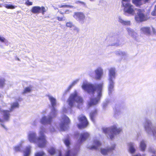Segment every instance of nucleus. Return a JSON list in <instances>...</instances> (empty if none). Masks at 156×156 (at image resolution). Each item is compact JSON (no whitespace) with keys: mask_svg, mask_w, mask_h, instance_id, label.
<instances>
[{"mask_svg":"<svg viewBox=\"0 0 156 156\" xmlns=\"http://www.w3.org/2000/svg\"><path fill=\"white\" fill-rule=\"evenodd\" d=\"M103 86V83L102 82L94 85L86 81L83 82L82 86V89L90 94H93L94 97V98H91L88 102L89 106L96 105L100 101L102 96Z\"/></svg>","mask_w":156,"mask_h":156,"instance_id":"obj_1","label":"nucleus"},{"mask_svg":"<svg viewBox=\"0 0 156 156\" xmlns=\"http://www.w3.org/2000/svg\"><path fill=\"white\" fill-rule=\"evenodd\" d=\"M47 96L51 106V111L47 116H44L42 117L40 122L43 125H48L50 130L53 132L55 130V125L53 123L52 119L56 116L58 113V111L55 108L57 105V100L55 98L51 95H48Z\"/></svg>","mask_w":156,"mask_h":156,"instance_id":"obj_2","label":"nucleus"},{"mask_svg":"<svg viewBox=\"0 0 156 156\" xmlns=\"http://www.w3.org/2000/svg\"><path fill=\"white\" fill-rule=\"evenodd\" d=\"M47 129L44 128L43 126L40 128L39 131V136L37 137L36 133L34 131H30L28 134V139L29 141L31 143H34L37 144L39 147L43 148L46 145L47 142L46 140L45 136L44 135V133H48L47 130L49 129V125H48ZM55 130L53 131L54 132Z\"/></svg>","mask_w":156,"mask_h":156,"instance_id":"obj_3","label":"nucleus"},{"mask_svg":"<svg viewBox=\"0 0 156 156\" xmlns=\"http://www.w3.org/2000/svg\"><path fill=\"white\" fill-rule=\"evenodd\" d=\"M90 136L89 134L87 132L81 133L80 135L78 133L75 134L76 136H79V138L78 140L77 143L74 147L73 150L70 151L69 149L70 142L69 139H66L64 140V143L67 148V150L66 152L65 156H76L78 152L80 150V144L85 141ZM58 156H62L61 152L58 151Z\"/></svg>","mask_w":156,"mask_h":156,"instance_id":"obj_4","label":"nucleus"},{"mask_svg":"<svg viewBox=\"0 0 156 156\" xmlns=\"http://www.w3.org/2000/svg\"><path fill=\"white\" fill-rule=\"evenodd\" d=\"M67 102L70 108H66L63 107L62 109L63 113H71V108L73 107H77L80 108L83 103V100L82 97L78 95L77 91H75L70 95L68 100Z\"/></svg>","mask_w":156,"mask_h":156,"instance_id":"obj_5","label":"nucleus"},{"mask_svg":"<svg viewBox=\"0 0 156 156\" xmlns=\"http://www.w3.org/2000/svg\"><path fill=\"white\" fill-rule=\"evenodd\" d=\"M108 94L110 95L114 90L115 83L114 82L116 77V70L115 68L111 67L108 69Z\"/></svg>","mask_w":156,"mask_h":156,"instance_id":"obj_6","label":"nucleus"},{"mask_svg":"<svg viewBox=\"0 0 156 156\" xmlns=\"http://www.w3.org/2000/svg\"><path fill=\"white\" fill-rule=\"evenodd\" d=\"M122 131L120 128H118L117 125L115 124L109 128H105L103 129V132L106 135L108 136L111 140L114 139L115 136L119 134Z\"/></svg>","mask_w":156,"mask_h":156,"instance_id":"obj_7","label":"nucleus"},{"mask_svg":"<svg viewBox=\"0 0 156 156\" xmlns=\"http://www.w3.org/2000/svg\"><path fill=\"white\" fill-rule=\"evenodd\" d=\"M122 5L124 7L123 11L125 15L127 16L128 14L133 16L135 14V10L134 6L130 3V0H122Z\"/></svg>","mask_w":156,"mask_h":156,"instance_id":"obj_8","label":"nucleus"},{"mask_svg":"<svg viewBox=\"0 0 156 156\" xmlns=\"http://www.w3.org/2000/svg\"><path fill=\"white\" fill-rule=\"evenodd\" d=\"M144 126L146 132L149 134H152L154 138L156 139V127L152 126L151 121L146 119Z\"/></svg>","mask_w":156,"mask_h":156,"instance_id":"obj_9","label":"nucleus"},{"mask_svg":"<svg viewBox=\"0 0 156 156\" xmlns=\"http://www.w3.org/2000/svg\"><path fill=\"white\" fill-rule=\"evenodd\" d=\"M70 121L68 117L63 115L62 116L60 123L56 127L60 131H65L67 129Z\"/></svg>","mask_w":156,"mask_h":156,"instance_id":"obj_10","label":"nucleus"},{"mask_svg":"<svg viewBox=\"0 0 156 156\" xmlns=\"http://www.w3.org/2000/svg\"><path fill=\"white\" fill-rule=\"evenodd\" d=\"M137 15L135 16V20L137 22H141L146 20L147 17L144 14L143 9H137Z\"/></svg>","mask_w":156,"mask_h":156,"instance_id":"obj_11","label":"nucleus"},{"mask_svg":"<svg viewBox=\"0 0 156 156\" xmlns=\"http://www.w3.org/2000/svg\"><path fill=\"white\" fill-rule=\"evenodd\" d=\"M78 119L80 122L78 125L79 129H82L86 127L88 124V122L85 116L80 115L78 117Z\"/></svg>","mask_w":156,"mask_h":156,"instance_id":"obj_12","label":"nucleus"},{"mask_svg":"<svg viewBox=\"0 0 156 156\" xmlns=\"http://www.w3.org/2000/svg\"><path fill=\"white\" fill-rule=\"evenodd\" d=\"M73 16L77 21L81 23H84L85 16L83 13L81 12H75Z\"/></svg>","mask_w":156,"mask_h":156,"instance_id":"obj_13","label":"nucleus"},{"mask_svg":"<svg viewBox=\"0 0 156 156\" xmlns=\"http://www.w3.org/2000/svg\"><path fill=\"white\" fill-rule=\"evenodd\" d=\"M30 11L34 14L39 13L41 12L42 14L44 15V12L46 11V10L44 6L41 7L39 6H35L32 7Z\"/></svg>","mask_w":156,"mask_h":156,"instance_id":"obj_14","label":"nucleus"},{"mask_svg":"<svg viewBox=\"0 0 156 156\" xmlns=\"http://www.w3.org/2000/svg\"><path fill=\"white\" fill-rule=\"evenodd\" d=\"M95 78L97 80H100L102 77L104 73L103 69L100 67H98L94 71Z\"/></svg>","mask_w":156,"mask_h":156,"instance_id":"obj_15","label":"nucleus"},{"mask_svg":"<svg viewBox=\"0 0 156 156\" xmlns=\"http://www.w3.org/2000/svg\"><path fill=\"white\" fill-rule=\"evenodd\" d=\"M115 144H113L111 147H108L106 148H102L101 149V153L104 155L111 153L115 150Z\"/></svg>","mask_w":156,"mask_h":156,"instance_id":"obj_16","label":"nucleus"},{"mask_svg":"<svg viewBox=\"0 0 156 156\" xmlns=\"http://www.w3.org/2000/svg\"><path fill=\"white\" fill-rule=\"evenodd\" d=\"M101 145V143L97 139H94L91 145L89 146L87 148L90 149L97 150L98 147Z\"/></svg>","mask_w":156,"mask_h":156,"instance_id":"obj_17","label":"nucleus"},{"mask_svg":"<svg viewBox=\"0 0 156 156\" xmlns=\"http://www.w3.org/2000/svg\"><path fill=\"white\" fill-rule=\"evenodd\" d=\"M151 30H152L154 33H155V30L152 27L151 28L147 27H143L141 28L140 30L141 33L147 34H150Z\"/></svg>","mask_w":156,"mask_h":156,"instance_id":"obj_18","label":"nucleus"},{"mask_svg":"<svg viewBox=\"0 0 156 156\" xmlns=\"http://www.w3.org/2000/svg\"><path fill=\"white\" fill-rule=\"evenodd\" d=\"M115 54L116 55L120 56L122 59H125L127 57V53L124 51L120 50L116 51H115Z\"/></svg>","mask_w":156,"mask_h":156,"instance_id":"obj_19","label":"nucleus"},{"mask_svg":"<svg viewBox=\"0 0 156 156\" xmlns=\"http://www.w3.org/2000/svg\"><path fill=\"white\" fill-rule=\"evenodd\" d=\"M110 40L112 42V45L118 46L120 44L119 39L117 36H115L111 38Z\"/></svg>","mask_w":156,"mask_h":156,"instance_id":"obj_20","label":"nucleus"},{"mask_svg":"<svg viewBox=\"0 0 156 156\" xmlns=\"http://www.w3.org/2000/svg\"><path fill=\"white\" fill-rule=\"evenodd\" d=\"M118 21L122 25L129 26L130 25V21L128 20H124L120 16L118 17Z\"/></svg>","mask_w":156,"mask_h":156,"instance_id":"obj_21","label":"nucleus"},{"mask_svg":"<svg viewBox=\"0 0 156 156\" xmlns=\"http://www.w3.org/2000/svg\"><path fill=\"white\" fill-rule=\"evenodd\" d=\"M149 0H133V3L136 6H140L142 4L147 2Z\"/></svg>","mask_w":156,"mask_h":156,"instance_id":"obj_22","label":"nucleus"},{"mask_svg":"<svg viewBox=\"0 0 156 156\" xmlns=\"http://www.w3.org/2000/svg\"><path fill=\"white\" fill-rule=\"evenodd\" d=\"M139 147L141 151L143 152L144 151L146 147V141L144 140H142L140 143Z\"/></svg>","mask_w":156,"mask_h":156,"instance_id":"obj_23","label":"nucleus"},{"mask_svg":"<svg viewBox=\"0 0 156 156\" xmlns=\"http://www.w3.org/2000/svg\"><path fill=\"white\" fill-rule=\"evenodd\" d=\"M129 146V151L131 154H134L135 151L134 147V144L133 143L130 142L128 144Z\"/></svg>","mask_w":156,"mask_h":156,"instance_id":"obj_24","label":"nucleus"},{"mask_svg":"<svg viewBox=\"0 0 156 156\" xmlns=\"http://www.w3.org/2000/svg\"><path fill=\"white\" fill-rule=\"evenodd\" d=\"M31 146H29L26 147L24 151V156H29L31 152Z\"/></svg>","mask_w":156,"mask_h":156,"instance_id":"obj_25","label":"nucleus"},{"mask_svg":"<svg viewBox=\"0 0 156 156\" xmlns=\"http://www.w3.org/2000/svg\"><path fill=\"white\" fill-rule=\"evenodd\" d=\"M24 142L23 140L21 141L19 144L15 146L14 148V150L16 151H20L22 148V144Z\"/></svg>","mask_w":156,"mask_h":156,"instance_id":"obj_26","label":"nucleus"},{"mask_svg":"<svg viewBox=\"0 0 156 156\" xmlns=\"http://www.w3.org/2000/svg\"><path fill=\"white\" fill-rule=\"evenodd\" d=\"M127 31L129 34L131 36L135 37L136 36V33L131 29L129 28H128L127 29Z\"/></svg>","mask_w":156,"mask_h":156,"instance_id":"obj_27","label":"nucleus"},{"mask_svg":"<svg viewBox=\"0 0 156 156\" xmlns=\"http://www.w3.org/2000/svg\"><path fill=\"white\" fill-rule=\"evenodd\" d=\"M97 113V110H95L94 112H92L90 114V117L91 119L94 122V117L96 115Z\"/></svg>","mask_w":156,"mask_h":156,"instance_id":"obj_28","label":"nucleus"},{"mask_svg":"<svg viewBox=\"0 0 156 156\" xmlns=\"http://www.w3.org/2000/svg\"><path fill=\"white\" fill-rule=\"evenodd\" d=\"M32 90V87L31 86H29L26 87L24 89L23 94H25L26 93H29Z\"/></svg>","mask_w":156,"mask_h":156,"instance_id":"obj_29","label":"nucleus"},{"mask_svg":"<svg viewBox=\"0 0 156 156\" xmlns=\"http://www.w3.org/2000/svg\"><path fill=\"white\" fill-rule=\"evenodd\" d=\"M79 79H76L74 80L72 83L69 86L67 89V90H69L74 86L79 81Z\"/></svg>","mask_w":156,"mask_h":156,"instance_id":"obj_30","label":"nucleus"},{"mask_svg":"<svg viewBox=\"0 0 156 156\" xmlns=\"http://www.w3.org/2000/svg\"><path fill=\"white\" fill-rule=\"evenodd\" d=\"M18 107L19 104L17 102L13 103L11 105V108L10 109V111H12L14 109L18 108Z\"/></svg>","mask_w":156,"mask_h":156,"instance_id":"obj_31","label":"nucleus"},{"mask_svg":"<svg viewBox=\"0 0 156 156\" xmlns=\"http://www.w3.org/2000/svg\"><path fill=\"white\" fill-rule=\"evenodd\" d=\"M3 6L8 9H14L16 7V6H14L12 5L6 4H4Z\"/></svg>","mask_w":156,"mask_h":156,"instance_id":"obj_32","label":"nucleus"},{"mask_svg":"<svg viewBox=\"0 0 156 156\" xmlns=\"http://www.w3.org/2000/svg\"><path fill=\"white\" fill-rule=\"evenodd\" d=\"M148 151L153 154H155L156 152L155 148L153 147H150L148 149Z\"/></svg>","mask_w":156,"mask_h":156,"instance_id":"obj_33","label":"nucleus"},{"mask_svg":"<svg viewBox=\"0 0 156 156\" xmlns=\"http://www.w3.org/2000/svg\"><path fill=\"white\" fill-rule=\"evenodd\" d=\"M48 153L51 155H53L56 152L55 149L52 147L50 148L48 151Z\"/></svg>","mask_w":156,"mask_h":156,"instance_id":"obj_34","label":"nucleus"},{"mask_svg":"<svg viewBox=\"0 0 156 156\" xmlns=\"http://www.w3.org/2000/svg\"><path fill=\"white\" fill-rule=\"evenodd\" d=\"M72 28L71 30L73 31L75 33H78L79 32L80 30L76 26L74 25Z\"/></svg>","mask_w":156,"mask_h":156,"instance_id":"obj_35","label":"nucleus"},{"mask_svg":"<svg viewBox=\"0 0 156 156\" xmlns=\"http://www.w3.org/2000/svg\"><path fill=\"white\" fill-rule=\"evenodd\" d=\"M58 6L60 8H73L74 6L72 5H58Z\"/></svg>","mask_w":156,"mask_h":156,"instance_id":"obj_36","label":"nucleus"},{"mask_svg":"<svg viewBox=\"0 0 156 156\" xmlns=\"http://www.w3.org/2000/svg\"><path fill=\"white\" fill-rule=\"evenodd\" d=\"M45 154L43 151H40L36 153L35 154V156H44Z\"/></svg>","mask_w":156,"mask_h":156,"instance_id":"obj_37","label":"nucleus"},{"mask_svg":"<svg viewBox=\"0 0 156 156\" xmlns=\"http://www.w3.org/2000/svg\"><path fill=\"white\" fill-rule=\"evenodd\" d=\"M0 41L3 43H8V41L7 40L5 39L4 37H3L1 36L0 35Z\"/></svg>","mask_w":156,"mask_h":156,"instance_id":"obj_38","label":"nucleus"},{"mask_svg":"<svg viewBox=\"0 0 156 156\" xmlns=\"http://www.w3.org/2000/svg\"><path fill=\"white\" fill-rule=\"evenodd\" d=\"M73 25V23L70 22H67L66 23V26L69 28H72Z\"/></svg>","mask_w":156,"mask_h":156,"instance_id":"obj_39","label":"nucleus"},{"mask_svg":"<svg viewBox=\"0 0 156 156\" xmlns=\"http://www.w3.org/2000/svg\"><path fill=\"white\" fill-rule=\"evenodd\" d=\"M56 18L59 21H62L65 20V18L64 16L61 17L57 16Z\"/></svg>","mask_w":156,"mask_h":156,"instance_id":"obj_40","label":"nucleus"},{"mask_svg":"<svg viewBox=\"0 0 156 156\" xmlns=\"http://www.w3.org/2000/svg\"><path fill=\"white\" fill-rule=\"evenodd\" d=\"M4 83V79H0V87L3 86Z\"/></svg>","mask_w":156,"mask_h":156,"instance_id":"obj_41","label":"nucleus"},{"mask_svg":"<svg viewBox=\"0 0 156 156\" xmlns=\"http://www.w3.org/2000/svg\"><path fill=\"white\" fill-rule=\"evenodd\" d=\"M25 4L28 5H32L33 2H30L29 0H27L25 2Z\"/></svg>","mask_w":156,"mask_h":156,"instance_id":"obj_42","label":"nucleus"},{"mask_svg":"<svg viewBox=\"0 0 156 156\" xmlns=\"http://www.w3.org/2000/svg\"><path fill=\"white\" fill-rule=\"evenodd\" d=\"M151 14L153 16H156V5H155L154 11L152 12Z\"/></svg>","mask_w":156,"mask_h":156,"instance_id":"obj_43","label":"nucleus"},{"mask_svg":"<svg viewBox=\"0 0 156 156\" xmlns=\"http://www.w3.org/2000/svg\"><path fill=\"white\" fill-rule=\"evenodd\" d=\"M76 3L80 4H81L82 5H85V3L84 2H80V1H77L76 2Z\"/></svg>","mask_w":156,"mask_h":156,"instance_id":"obj_44","label":"nucleus"},{"mask_svg":"<svg viewBox=\"0 0 156 156\" xmlns=\"http://www.w3.org/2000/svg\"><path fill=\"white\" fill-rule=\"evenodd\" d=\"M107 106V102H104L103 105V107L104 108H105V107Z\"/></svg>","mask_w":156,"mask_h":156,"instance_id":"obj_45","label":"nucleus"},{"mask_svg":"<svg viewBox=\"0 0 156 156\" xmlns=\"http://www.w3.org/2000/svg\"><path fill=\"white\" fill-rule=\"evenodd\" d=\"M133 156H145V154H143L142 156L140 154H138L134 155H133Z\"/></svg>","mask_w":156,"mask_h":156,"instance_id":"obj_46","label":"nucleus"},{"mask_svg":"<svg viewBox=\"0 0 156 156\" xmlns=\"http://www.w3.org/2000/svg\"><path fill=\"white\" fill-rule=\"evenodd\" d=\"M42 112L44 114L46 113V110H45L43 111Z\"/></svg>","mask_w":156,"mask_h":156,"instance_id":"obj_47","label":"nucleus"},{"mask_svg":"<svg viewBox=\"0 0 156 156\" xmlns=\"http://www.w3.org/2000/svg\"><path fill=\"white\" fill-rule=\"evenodd\" d=\"M2 105L3 106H5V104L4 103H3V104H2Z\"/></svg>","mask_w":156,"mask_h":156,"instance_id":"obj_48","label":"nucleus"},{"mask_svg":"<svg viewBox=\"0 0 156 156\" xmlns=\"http://www.w3.org/2000/svg\"><path fill=\"white\" fill-rule=\"evenodd\" d=\"M2 7V4L0 3V7Z\"/></svg>","mask_w":156,"mask_h":156,"instance_id":"obj_49","label":"nucleus"},{"mask_svg":"<svg viewBox=\"0 0 156 156\" xmlns=\"http://www.w3.org/2000/svg\"><path fill=\"white\" fill-rule=\"evenodd\" d=\"M35 121H35L34 122V125H36V123H35Z\"/></svg>","mask_w":156,"mask_h":156,"instance_id":"obj_50","label":"nucleus"},{"mask_svg":"<svg viewBox=\"0 0 156 156\" xmlns=\"http://www.w3.org/2000/svg\"><path fill=\"white\" fill-rule=\"evenodd\" d=\"M90 0V1H94V0Z\"/></svg>","mask_w":156,"mask_h":156,"instance_id":"obj_51","label":"nucleus"},{"mask_svg":"<svg viewBox=\"0 0 156 156\" xmlns=\"http://www.w3.org/2000/svg\"><path fill=\"white\" fill-rule=\"evenodd\" d=\"M20 98H19V99H18V100L19 101H20Z\"/></svg>","mask_w":156,"mask_h":156,"instance_id":"obj_52","label":"nucleus"},{"mask_svg":"<svg viewBox=\"0 0 156 156\" xmlns=\"http://www.w3.org/2000/svg\"><path fill=\"white\" fill-rule=\"evenodd\" d=\"M152 156H156V155H152Z\"/></svg>","mask_w":156,"mask_h":156,"instance_id":"obj_53","label":"nucleus"}]
</instances>
